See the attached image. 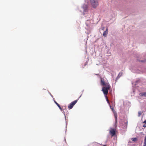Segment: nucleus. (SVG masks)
Wrapping results in <instances>:
<instances>
[{"instance_id":"obj_1","label":"nucleus","mask_w":146,"mask_h":146,"mask_svg":"<svg viewBox=\"0 0 146 146\" xmlns=\"http://www.w3.org/2000/svg\"><path fill=\"white\" fill-rule=\"evenodd\" d=\"M100 83L101 85L103 86L102 90L105 96L106 100H109L106 95L108 94V90L110 89V88L109 84L108 83L105 82L104 79L102 78H101Z\"/></svg>"},{"instance_id":"obj_2","label":"nucleus","mask_w":146,"mask_h":146,"mask_svg":"<svg viewBox=\"0 0 146 146\" xmlns=\"http://www.w3.org/2000/svg\"><path fill=\"white\" fill-rule=\"evenodd\" d=\"M92 6L94 8H96L98 5L97 0H90Z\"/></svg>"},{"instance_id":"obj_3","label":"nucleus","mask_w":146,"mask_h":146,"mask_svg":"<svg viewBox=\"0 0 146 146\" xmlns=\"http://www.w3.org/2000/svg\"><path fill=\"white\" fill-rule=\"evenodd\" d=\"M77 102V101H73L71 102L70 104L68 106V108L69 109H71Z\"/></svg>"},{"instance_id":"obj_4","label":"nucleus","mask_w":146,"mask_h":146,"mask_svg":"<svg viewBox=\"0 0 146 146\" xmlns=\"http://www.w3.org/2000/svg\"><path fill=\"white\" fill-rule=\"evenodd\" d=\"M122 124L123 125H122V128L123 129L126 128L127 126V121H124L123 122Z\"/></svg>"},{"instance_id":"obj_5","label":"nucleus","mask_w":146,"mask_h":146,"mask_svg":"<svg viewBox=\"0 0 146 146\" xmlns=\"http://www.w3.org/2000/svg\"><path fill=\"white\" fill-rule=\"evenodd\" d=\"M110 133L112 136H114L115 134V131L114 129H112L110 131Z\"/></svg>"},{"instance_id":"obj_6","label":"nucleus","mask_w":146,"mask_h":146,"mask_svg":"<svg viewBox=\"0 0 146 146\" xmlns=\"http://www.w3.org/2000/svg\"><path fill=\"white\" fill-rule=\"evenodd\" d=\"M108 33V29L107 28L106 30L103 33V35L104 36L106 37Z\"/></svg>"},{"instance_id":"obj_7","label":"nucleus","mask_w":146,"mask_h":146,"mask_svg":"<svg viewBox=\"0 0 146 146\" xmlns=\"http://www.w3.org/2000/svg\"><path fill=\"white\" fill-rule=\"evenodd\" d=\"M139 95L140 96L146 97V92H144L140 93L139 94Z\"/></svg>"},{"instance_id":"obj_8","label":"nucleus","mask_w":146,"mask_h":146,"mask_svg":"<svg viewBox=\"0 0 146 146\" xmlns=\"http://www.w3.org/2000/svg\"><path fill=\"white\" fill-rule=\"evenodd\" d=\"M123 73L122 72H120L117 78V79L119 78L122 75Z\"/></svg>"},{"instance_id":"obj_9","label":"nucleus","mask_w":146,"mask_h":146,"mask_svg":"<svg viewBox=\"0 0 146 146\" xmlns=\"http://www.w3.org/2000/svg\"><path fill=\"white\" fill-rule=\"evenodd\" d=\"M55 103L58 106V107L59 108V109L61 110H62V108L60 106V105H59V104H58V103H57L56 101H54Z\"/></svg>"},{"instance_id":"obj_10","label":"nucleus","mask_w":146,"mask_h":146,"mask_svg":"<svg viewBox=\"0 0 146 146\" xmlns=\"http://www.w3.org/2000/svg\"><path fill=\"white\" fill-rule=\"evenodd\" d=\"M131 140L132 141L135 142L137 141V138L136 137L132 138H131Z\"/></svg>"},{"instance_id":"obj_11","label":"nucleus","mask_w":146,"mask_h":146,"mask_svg":"<svg viewBox=\"0 0 146 146\" xmlns=\"http://www.w3.org/2000/svg\"><path fill=\"white\" fill-rule=\"evenodd\" d=\"M114 116L115 119V122L116 123L117 122V114H114Z\"/></svg>"},{"instance_id":"obj_12","label":"nucleus","mask_w":146,"mask_h":146,"mask_svg":"<svg viewBox=\"0 0 146 146\" xmlns=\"http://www.w3.org/2000/svg\"><path fill=\"white\" fill-rule=\"evenodd\" d=\"M143 146H146V136L145 137L144 141Z\"/></svg>"},{"instance_id":"obj_13","label":"nucleus","mask_w":146,"mask_h":146,"mask_svg":"<svg viewBox=\"0 0 146 146\" xmlns=\"http://www.w3.org/2000/svg\"><path fill=\"white\" fill-rule=\"evenodd\" d=\"M143 123H144V124L143 125V127H146V120H145L143 122Z\"/></svg>"},{"instance_id":"obj_14","label":"nucleus","mask_w":146,"mask_h":146,"mask_svg":"<svg viewBox=\"0 0 146 146\" xmlns=\"http://www.w3.org/2000/svg\"><path fill=\"white\" fill-rule=\"evenodd\" d=\"M142 112L141 111H139L138 112V116L140 117L142 113Z\"/></svg>"},{"instance_id":"obj_15","label":"nucleus","mask_w":146,"mask_h":146,"mask_svg":"<svg viewBox=\"0 0 146 146\" xmlns=\"http://www.w3.org/2000/svg\"><path fill=\"white\" fill-rule=\"evenodd\" d=\"M103 145L104 146H106V145Z\"/></svg>"},{"instance_id":"obj_16","label":"nucleus","mask_w":146,"mask_h":146,"mask_svg":"<svg viewBox=\"0 0 146 146\" xmlns=\"http://www.w3.org/2000/svg\"><path fill=\"white\" fill-rule=\"evenodd\" d=\"M107 101L108 103H109V101Z\"/></svg>"}]
</instances>
